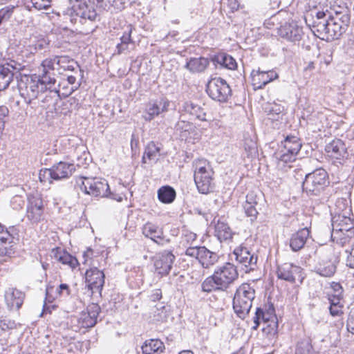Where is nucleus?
Returning a JSON list of instances; mask_svg holds the SVG:
<instances>
[{"instance_id":"f257e3e1","label":"nucleus","mask_w":354,"mask_h":354,"mask_svg":"<svg viewBox=\"0 0 354 354\" xmlns=\"http://www.w3.org/2000/svg\"><path fill=\"white\" fill-rule=\"evenodd\" d=\"M239 273L236 267L226 262L217 266L212 276L207 277L201 283L203 292L225 291L238 279Z\"/></svg>"},{"instance_id":"f03ea898","label":"nucleus","mask_w":354,"mask_h":354,"mask_svg":"<svg viewBox=\"0 0 354 354\" xmlns=\"http://www.w3.org/2000/svg\"><path fill=\"white\" fill-rule=\"evenodd\" d=\"M348 25L347 17H343L342 21H335L334 18L327 16V13L324 11L317 12L313 23V31L326 40L339 39L346 32Z\"/></svg>"},{"instance_id":"7ed1b4c3","label":"nucleus","mask_w":354,"mask_h":354,"mask_svg":"<svg viewBox=\"0 0 354 354\" xmlns=\"http://www.w3.org/2000/svg\"><path fill=\"white\" fill-rule=\"evenodd\" d=\"M196 238V234L192 232H183L181 243L187 248L185 255L198 260L203 268H209L218 261L219 256L205 246L194 245Z\"/></svg>"},{"instance_id":"20e7f679","label":"nucleus","mask_w":354,"mask_h":354,"mask_svg":"<svg viewBox=\"0 0 354 354\" xmlns=\"http://www.w3.org/2000/svg\"><path fill=\"white\" fill-rule=\"evenodd\" d=\"M56 66L63 68L64 71H75L80 68L77 62L70 59L68 56H54L52 58H46L42 61L38 75L41 77L43 83L56 87V79L55 71Z\"/></svg>"},{"instance_id":"39448f33","label":"nucleus","mask_w":354,"mask_h":354,"mask_svg":"<svg viewBox=\"0 0 354 354\" xmlns=\"http://www.w3.org/2000/svg\"><path fill=\"white\" fill-rule=\"evenodd\" d=\"M331 239L344 246L354 238V219L337 212L331 219Z\"/></svg>"},{"instance_id":"423d86ee","label":"nucleus","mask_w":354,"mask_h":354,"mask_svg":"<svg viewBox=\"0 0 354 354\" xmlns=\"http://www.w3.org/2000/svg\"><path fill=\"white\" fill-rule=\"evenodd\" d=\"M194 167V182L198 192L203 194L213 192L214 172L209 162L205 160H198Z\"/></svg>"},{"instance_id":"0eeeda50","label":"nucleus","mask_w":354,"mask_h":354,"mask_svg":"<svg viewBox=\"0 0 354 354\" xmlns=\"http://www.w3.org/2000/svg\"><path fill=\"white\" fill-rule=\"evenodd\" d=\"M255 297L254 289L248 283L241 284L235 292L233 298V309L241 319L248 314Z\"/></svg>"},{"instance_id":"6e6552de","label":"nucleus","mask_w":354,"mask_h":354,"mask_svg":"<svg viewBox=\"0 0 354 354\" xmlns=\"http://www.w3.org/2000/svg\"><path fill=\"white\" fill-rule=\"evenodd\" d=\"M328 185L329 180L326 171L319 168L306 175L302 188L308 196H319Z\"/></svg>"},{"instance_id":"1a4fd4ad","label":"nucleus","mask_w":354,"mask_h":354,"mask_svg":"<svg viewBox=\"0 0 354 354\" xmlns=\"http://www.w3.org/2000/svg\"><path fill=\"white\" fill-rule=\"evenodd\" d=\"M47 90L59 95V90L57 87H53L43 83L41 77L39 75L27 77L24 84L20 85V91L22 92V95H26L30 100L37 98L39 93H44Z\"/></svg>"},{"instance_id":"9d476101","label":"nucleus","mask_w":354,"mask_h":354,"mask_svg":"<svg viewBox=\"0 0 354 354\" xmlns=\"http://www.w3.org/2000/svg\"><path fill=\"white\" fill-rule=\"evenodd\" d=\"M80 187L85 194L94 197H107L109 185L106 180L100 178L81 177Z\"/></svg>"},{"instance_id":"9b49d317","label":"nucleus","mask_w":354,"mask_h":354,"mask_svg":"<svg viewBox=\"0 0 354 354\" xmlns=\"http://www.w3.org/2000/svg\"><path fill=\"white\" fill-rule=\"evenodd\" d=\"M206 91L214 100L225 102L232 95V90L227 82L221 78L211 79L207 84Z\"/></svg>"},{"instance_id":"f8f14e48","label":"nucleus","mask_w":354,"mask_h":354,"mask_svg":"<svg viewBox=\"0 0 354 354\" xmlns=\"http://www.w3.org/2000/svg\"><path fill=\"white\" fill-rule=\"evenodd\" d=\"M64 15L71 17L76 16L80 17V22L84 24L86 20L91 22L99 20V17L91 4L86 2H82L77 0V4L73 5L72 8H67L62 11Z\"/></svg>"},{"instance_id":"ddd939ff","label":"nucleus","mask_w":354,"mask_h":354,"mask_svg":"<svg viewBox=\"0 0 354 354\" xmlns=\"http://www.w3.org/2000/svg\"><path fill=\"white\" fill-rule=\"evenodd\" d=\"M26 217L32 224L44 220V203L39 193L30 194L27 198Z\"/></svg>"},{"instance_id":"4468645a","label":"nucleus","mask_w":354,"mask_h":354,"mask_svg":"<svg viewBox=\"0 0 354 354\" xmlns=\"http://www.w3.org/2000/svg\"><path fill=\"white\" fill-rule=\"evenodd\" d=\"M75 171V165L73 163L60 161L50 169L40 171L39 178L41 180L42 176L48 175L53 180H62L69 178Z\"/></svg>"},{"instance_id":"2eb2a0df","label":"nucleus","mask_w":354,"mask_h":354,"mask_svg":"<svg viewBox=\"0 0 354 354\" xmlns=\"http://www.w3.org/2000/svg\"><path fill=\"white\" fill-rule=\"evenodd\" d=\"M171 102L165 97H161L149 101L144 112L143 118L146 121L152 120L156 116L167 112Z\"/></svg>"},{"instance_id":"dca6fc26","label":"nucleus","mask_w":354,"mask_h":354,"mask_svg":"<svg viewBox=\"0 0 354 354\" xmlns=\"http://www.w3.org/2000/svg\"><path fill=\"white\" fill-rule=\"evenodd\" d=\"M86 282L92 294L98 293L101 295L104 284L105 275L104 272L96 267L87 270L85 273Z\"/></svg>"},{"instance_id":"f3484780","label":"nucleus","mask_w":354,"mask_h":354,"mask_svg":"<svg viewBox=\"0 0 354 354\" xmlns=\"http://www.w3.org/2000/svg\"><path fill=\"white\" fill-rule=\"evenodd\" d=\"M236 261L245 267V272L254 270L257 262V256L251 253L248 248L239 247L234 250Z\"/></svg>"},{"instance_id":"a211bd4d","label":"nucleus","mask_w":354,"mask_h":354,"mask_svg":"<svg viewBox=\"0 0 354 354\" xmlns=\"http://www.w3.org/2000/svg\"><path fill=\"white\" fill-rule=\"evenodd\" d=\"M101 311L100 306L91 304L87 307L86 312H82L77 318L79 328H89L93 327L97 323V318Z\"/></svg>"},{"instance_id":"6ab92c4d","label":"nucleus","mask_w":354,"mask_h":354,"mask_svg":"<svg viewBox=\"0 0 354 354\" xmlns=\"http://www.w3.org/2000/svg\"><path fill=\"white\" fill-rule=\"evenodd\" d=\"M302 268L291 263H285L278 266L277 274L279 279L295 283L301 277Z\"/></svg>"},{"instance_id":"aec40b11","label":"nucleus","mask_w":354,"mask_h":354,"mask_svg":"<svg viewBox=\"0 0 354 354\" xmlns=\"http://www.w3.org/2000/svg\"><path fill=\"white\" fill-rule=\"evenodd\" d=\"M174 260L175 256L170 251L165 250L158 253L154 262L156 272L161 275L168 274Z\"/></svg>"},{"instance_id":"412c9836","label":"nucleus","mask_w":354,"mask_h":354,"mask_svg":"<svg viewBox=\"0 0 354 354\" xmlns=\"http://www.w3.org/2000/svg\"><path fill=\"white\" fill-rule=\"evenodd\" d=\"M14 63L15 64L8 63L0 64V91L6 89L13 80L14 73L10 67L17 71H21L26 67L24 64L15 63V62Z\"/></svg>"},{"instance_id":"4be33fe9","label":"nucleus","mask_w":354,"mask_h":354,"mask_svg":"<svg viewBox=\"0 0 354 354\" xmlns=\"http://www.w3.org/2000/svg\"><path fill=\"white\" fill-rule=\"evenodd\" d=\"M278 32L282 38L294 43L300 41L304 35L303 28L294 21L281 26Z\"/></svg>"},{"instance_id":"5701e85b","label":"nucleus","mask_w":354,"mask_h":354,"mask_svg":"<svg viewBox=\"0 0 354 354\" xmlns=\"http://www.w3.org/2000/svg\"><path fill=\"white\" fill-rule=\"evenodd\" d=\"M25 294L15 288H8L4 295L5 301L10 310H18L24 303Z\"/></svg>"},{"instance_id":"b1692460","label":"nucleus","mask_w":354,"mask_h":354,"mask_svg":"<svg viewBox=\"0 0 354 354\" xmlns=\"http://www.w3.org/2000/svg\"><path fill=\"white\" fill-rule=\"evenodd\" d=\"M142 234L145 237L149 238L153 242L160 245L169 242V240L164 236L162 230L149 222L144 225Z\"/></svg>"},{"instance_id":"393cba45","label":"nucleus","mask_w":354,"mask_h":354,"mask_svg":"<svg viewBox=\"0 0 354 354\" xmlns=\"http://www.w3.org/2000/svg\"><path fill=\"white\" fill-rule=\"evenodd\" d=\"M252 82L254 90L263 88L267 84L277 77V74L274 71H252Z\"/></svg>"},{"instance_id":"a878e982","label":"nucleus","mask_w":354,"mask_h":354,"mask_svg":"<svg viewBox=\"0 0 354 354\" xmlns=\"http://www.w3.org/2000/svg\"><path fill=\"white\" fill-rule=\"evenodd\" d=\"M313 269L314 271L320 276L330 277L335 274L336 266L328 258L319 257Z\"/></svg>"},{"instance_id":"bb28decb","label":"nucleus","mask_w":354,"mask_h":354,"mask_svg":"<svg viewBox=\"0 0 354 354\" xmlns=\"http://www.w3.org/2000/svg\"><path fill=\"white\" fill-rule=\"evenodd\" d=\"M261 200V196H258L253 192L248 193L246 196V201L243 205V208L245 214L251 217L252 221L255 219L259 214L258 209H260L259 202Z\"/></svg>"},{"instance_id":"cd10ccee","label":"nucleus","mask_w":354,"mask_h":354,"mask_svg":"<svg viewBox=\"0 0 354 354\" xmlns=\"http://www.w3.org/2000/svg\"><path fill=\"white\" fill-rule=\"evenodd\" d=\"M261 321H263L266 324L268 323V326L272 328V330L277 328L278 325L276 316L268 315L266 313L262 308H257L253 317L254 326H252V328L257 330Z\"/></svg>"},{"instance_id":"c85d7f7f","label":"nucleus","mask_w":354,"mask_h":354,"mask_svg":"<svg viewBox=\"0 0 354 354\" xmlns=\"http://www.w3.org/2000/svg\"><path fill=\"white\" fill-rule=\"evenodd\" d=\"M326 152L332 158L339 159L347 153L345 144L339 139L334 140L326 146Z\"/></svg>"},{"instance_id":"c756f323","label":"nucleus","mask_w":354,"mask_h":354,"mask_svg":"<svg viewBox=\"0 0 354 354\" xmlns=\"http://www.w3.org/2000/svg\"><path fill=\"white\" fill-rule=\"evenodd\" d=\"M310 234L307 227H304L293 234L290 239V247L294 252L302 249Z\"/></svg>"},{"instance_id":"7c9ffc66","label":"nucleus","mask_w":354,"mask_h":354,"mask_svg":"<svg viewBox=\"0 0 354 354\" xmlns=\"http://www.w3.org/2000/svg\"><path fill=\"white\" fill-rule=\"evenodd\" d=\"M181 111L199 120H207L204 109L200 105L194 104L191 101H187L183 103Z\"/></svg>"},{"instance_id":"2f4dec72","label":"nucleus","mask_w":354,"mask_h":354,"mask_svg":"<svg viewBox=\"0 0 354 354\" xmlns=\"http://www.w3.org/2000/svg\"><path fill=\"white\" fill-rule=\"evenodd\" d=\"M13 236L6 230L3 235H0V256L10 255L13 253Z\"/></svg>"},{"instance_id":"473e14b6","label":"nucleus","mask_w":354,"mask_h":354,"mask_svg":"<svg viewBox=\"0 0 354 354\" xmlns=\"http://www.w3.org/2000/svg\"><path fill=\"white\" fill-rule=\"evenodd\" d=\"M165 346L159 339L147 340L142 346V354H162Z\"/></svg>"},{"instance_id":"72a5a7b5","label":"nucleus","mask_w":354,"mask_h":354,"mask_svg":"<svg viewBox=\"0 0 354 354\" xmlns=\"http://www.w3.org/2000/svg\"><path fill=\"white\" fill-rule=\"evenodd\" d=\"M209 65V60L205 57L191 58L185 67L192 73H201Z\"/></svg>"},{"instance_id":"f704fd0d","label":"nucleus","mask_w":354,"mask_h":354,"mask_svg":"<svg viewBox=\"0 0 354 354\" xmlns=\"http://www.w3.org/2000/svg\"><path fill=\"white\" fill-rule=\"evenodd\" d=\"M212 61L215 64L230 70H234L237 66L235 59L230 55L224 53H218L215 55Z\"/></svg>"},{"instance_id":"c9c22d12","label":"nucleus","mask_w":354,"mask_h":354,"mask_svg":"<svg viewBox=\"0 0 354 354\" xmlns=\"http://www.w3.org/2000/svg\"><path fill=\"white\" fill-rule=\"evenodd\" d=\"M215 232L221 241H227L232 238V232L228 224L219 219L215 225Z\"/></svg>"},{"instance_id":"e433bc0d","label":"nucleus","mask_w":354,"mask_h":354,"mask_svg":"<svg viewBox=\"0 0 354 354\" xmlns=\"http://www.w3.org/2000/svg\"><path fill=\"white\" fill-rule=\"evenodd\" d=\"M176 195L175 189L169 185L162 186L158 190V198L162 203H171L175 200Z\"/></svg>"},{"instance_id":"4c0bfd02","label":"nucleus","mask_w":354,"mask_h":354,"mask_svg":"<svg viewBox=\"0 0 354 354\" xmlns=\"http://www.w3.org/2000/svg\"><path fill=\"white\" fill-rule=\"evenodd\" d=\"M283 149L292 154H297L301 147L300 139L294 136H288L283 142Z\"/></svg>"},{"instance_id":"58836bf2","label":"nucleus","mask_w":354,"mask_h":354,"mask_svg":"<svg viewBox=\"0 0 354 354\" xmlns=\"http://www.w3.org/2000/svg\"><path fill=\"white\" fill-rule=\"evenodd\" d=\"M132 28L131 26H127V30H125L120 37V43L116 46L117 53L120 55L124 53L129 48V44H133V41L131 39Z\"/></svg>"},{"instance_id":"ea45409f","label":"nucleus","mask_w":354,"mask_h":354,"mask_svg":"<svg viewBox=\"0 0 354 354\" xmlns=\"http://www.w3.org/2000/svg\"><path fill=\"white\" fill-rule=\"evenodd\" d=\"M54 252L55 258L62 264L68 265L71 268H74L78 265L77 259L65 251L57 249Z\"/></svg>"},{"instance_id":"a19ab883","label":"nucleus","mask_w":354,"mask_h":354,"mask_svg":"<svg viewBox=\"0 0 354 354\" xmlns=\"http://www.w3.org/2000/svg\"><path fill=\"white\" fill-rule=\"evenodd\" d=\"M160 156V148L154 142H150L147 144L145 149L144 155L142 156V162L147 163V159L151 161L158 160Z\"/></svg>"},{"instance_id":"79ce46f5","label":"nucleus","mask_w":354,"mask_h":354,"mask_svg":"<svg viewBox=\"0 0 354 354\" xmlns=\"http://www.w3.org/2000/svg\"><path fill=\"white\" fill-rule=\"evenodd\" d=\"M333 14L326 10L327 16L334 18L335 21H342L343 17H347L348 23H350L349 10L346 6H334L333 8Z\"/></svg>"},{"instance_id":"37998d69","label":"nucleus","mask_w":354,"mask_h":354,"mask_svg":"<svg viewBox=\"0 0 354 354\" xmlns=\"http://www.w3.org/2000/svg\"><path fill=\"white\" fill-rule=\"evenodd\" d=\"M244 155L248 158H254L258 154L257 145L255 141L250 138H245L243 144Z\"/></svg>"},{"instance_id":"c03bdc74","label":"nucleus","mask_w":354,"mask_h":354,"mask_svg":"<svg viewBox=\"0 0 354 354\" xmlns=\"http://www.w3.org/2000/svg\"><path fill=\"white\" fill-rule=\"evenodd\" d=\"M97 6L103 10H109L111 6L118 10L125 8L124 2L122 0H97Z\"/></svg>"},{"instance_id":"a18cd8bd","label":"nucleus","mask_w":354,"mask_h":354,"mask_svg":"<svg viewBox=\"0 0 354 354\" xmlns=\"http://www.w3.org/2000/svg\"><path fill=\"white\" fill-rule=\"evenodd\" d=\"M48 43L44 38H41L32 41L26 48V51L30 54L34 55L39 51L46 49L48 47Z\"/></svg>"},{"instance_id":"49530a36","label":"nucleus","mask_w":354,"mask_h":354,"mask_svg":"<svg viewBox=\"0 0 354 354\" xmlns=\"http://www.w3.org/2000/svg\"><path fill=\"white\" fill-rule=\"evenodd\" d=\"M295 354H315V353L308 340H302L298 342Z\"/></svg>"},{"instance_id":"de8ad7c7","label":"nucleus","mask_w":354,"mask_h":354,"mask_svg":"<svg viewBox=\"0 0 354 354\" xmlns=\"http://www.w3.org/2000/svg\"><path fill=\"white\" fill-rule=\"evenodd\" d=\"M351 212V207L348 205L347 201L344 198H339L336 201L335 214L339 212L342 214L348 216Z\"/></svg>"},{"instance_id":"09e8293b","label":"nucleus","mask_w":354,"mask_h":354,"mask_svg":"<svg viewBox=\"0 0 354 354\" xmlns=\"http://www.w3.org/2000/svg\"><path fill=\"white\" fill-rule=\"evenodd\" d=\"M283 111V107H281L280 105L274 104L268 111V115H270V119L272 120H278Z\"/></svg>"},{"instance_id":"8fccbe9b","label":"nucleus","mask_w":354,"mask_h":354,"mask_svg":"<svg viewBox=\"0 0 354 354\" xmlns=\"http://www.w3.org/2000/svg\"><path fill=\"white\" fill-rule=\"evenodd\" d=\"M67 82L69 84L71 85V86L67 92H64L62 93V95L66 97H68V95H71L75 91H76L79 88L80 85V84L76 83V77L73 75L68 76Z\"/></svg>"},{"instance_id":"3c124183","label":"nucleus","mask_w":354,"mask_h":354,"mask_svg":"<svg viewBox=\"0 0 354 354\" xmlns=\"http://www.w3.org/2000/svg\"><path fill=\"white\" fill-rule=\"evenodd\" d=\"M32 6L38 10H46L51 5V0H30Z\"/></svg>"},{"instance_id":"603ef678","label":"nucleus","mask_w":354,"mask_h":354,"mask_svg":"<svg viewBox=\"0 0 354 354\" xmlns=\"http://www.w3.org/2000/svg\"><path fill=\"white\" fill-rule=\"evenodd\" d=\"M14 9V6H6L1 8L0 10V20L2 22L9 20L13 13Z\"/></svg>"},{"instance_id":"864d4df0","label":"nucleus","mask_w":354,"mask_h":354,"mask_svg":"<svg viewBox=\"0 0 354 354\" xmlns=\"http://www.w3.org/2000/svg\"><path fill=\"white\" fill-rule=\"evenodd\" d=\"M25 201L21 196L15 195L11 199L10 204L14 209H21L24 207Z\"/></svg>"},{"instance_id":"5fc2aeb1","label":"nucleus","mask_w":354,"mask_h":354,"mask_svg":"<svg viewBox=\"0 0 354 354\" xmlns=\"http://www.w3.org/2000/svg\"><path fill=\"white\" fill-rule=\"evenodd\" d=\"M346 328L349 333L354 335V307L349 311L346 322Z\"/></svg>"},{"instance_id":"6e6d98bb","label":"nucleus","mask_w":354,"mask_h":354,"mask_svg":"<svg viewBox=\"0 0 354 354\" xmlns=\"http://www.w3.org/2000/svg\"><path fill=\"white\" fill-rule=\"evenodd\" d=\"M281 155L279 158V160L288 162L295 160V157L297 154H292L290 152L286 151L285 149H282Z\"/></svg>"},{"instance_id":"4d7b16f0","label":"nucleus","mask_w":354,"mask_h":354,"mask_svg":"<svg viewBox=\"0 0 354 354\" xmlns=\"http://www.w3.org/2000/svg\"><path fill=\"white\" fill-rule=\"evenodd\" d=\"M331 288V292H328V294H330L332 295H336V296H342L343 294V288L340 283L333 282L330 285Z\"/></svg>"},{"instance_id":"13d9d810","label":"nucleus","mask_w":354,"mask_h":354,"mask_svg":"<svg viewBox=\"0 0 354 354\" xmlns=\"http://www.w3.org/2000/svg\"><path fill=\"white\" fill-rule=\"evenodd\" d=\"M343 306H332L329 307L330 314L333 317H340L343 314Z\"/></svg>"},{"instance_id":"bf43d9fd","label":"nucleus","mask_w":354,"mask_h":354,"mask_svg":"<svg viewBox=\"0 0 354 354\" xmlns=\"http://www.w3.org/2000/svg\"><path fill=\"white\" fill-rule=\"evenodd\" d=\"M328 299L330 303V306H343L340 304L342 296H336L328 294Z\"/></svg>"},{"instance_id":"052dcab7","label":"nucleus","mask_w":354,"mask_h":354,"mask_svg":"<svg viewBox=\"0 0 354 354\" xmlns=\"http://www.w3.org/2000/svg\"><path fill=\"white\" fill-rule=\"evenodd\" d=\"M57 292L59 295L68 296L70 295L69 286L66 283H62L59 285V288H57Z\"/></svg>"},{"instance_id":"680f3d73","label":"nucleus","mask_w":354,"mask_h":354,"mask_svg":"<svg viewBox=\"0 0 354 354\" xmlns=\"http://www.w3.org/2000/svg\"><path fill=\"white\" fill-rule=\"evenodd\" d=\"M346 266L354 268V243L353 244L350 253L347 257Z\"/></svg>"},{"instance_id":"e2e57ef3","label":"nucleus","mask_w":354,"mask_h":354,"mask_svg":"<svg viewBox=\"0 0 354 354\" xmlns=\"http://www.w3.org/2000/svg\"><path fill=\"white\" fill-rule=\"evenodd\" d=\"M162 298V291L160 289H155L150 295V299L153 301L160 300Z\"/></svg>"},{"instance_id":"0e129e2a","label":"nucleus","mask_w":354,"mask_h":354,"mask_svg":"<svg viewBox=\"0 0 354 354\" xmlns=\"http://www.w3.org/2000/svg\"><path fill=\"white\" fill-rule=\"evenodd\" d=\"M227 6L232 12L239 10L240 4L238 0H227Z\"/></svg>"},{"instance_id":"69168bd1","label":"nucleus","mask_w":354,"mask_h":354,"mask_svg":"<svg viewBox=\"0 0 354 354\" xmlns=\"http://www.w3.org/2000/svg\"><path fill=\"white\" fill-rule=\"evenodd\" d=\"M107 197H110L111 199H113L118 202H121L122 201V196L115 194L113 193H111L110 191H109V193H108Z\"/></svg>"},{"instance_id":"338daca9","label":"nucleus","mask_w":354,"mask_h":354,"mask_svg":"<svg viewBox=\"0 0 354 354\" xmlns=\"http://www.w3.org/2000/svg\"><path fill=\"white\" fill-rule=\"evenodd\" d=\"M8 113V109L6 107L1 106L0 107V120L6 116Z\"/></svg>"},{"instance_id":"774afa93","label":"nucleus","mask_w":354,"mask_h":354,"mask_svg":"<svg viewBox=\"0 0 354 354\" xmlns=\"http://www.w3.org/2000/svg\"><path fill=\"white\" fill-rule=\"evenodd\" d=\"M92 254H93V250L90 248L84 252V254H83V258L84 259V263H86V261H87V258H88L90 257V255H92Z\"/></svg>"}]
</instances>
